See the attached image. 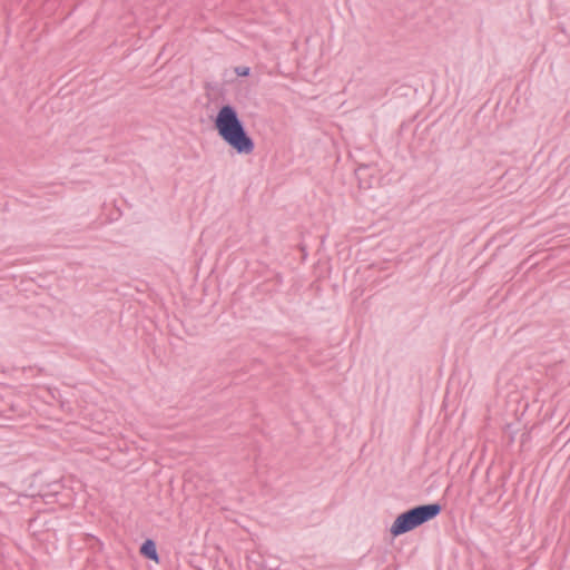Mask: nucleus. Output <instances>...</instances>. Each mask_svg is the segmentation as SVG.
Wrapping results in <instances>:
<instances>
[{
	"label": "nucleus",
	"mask_w": 570,
	"mask_h": 570,
	"mask_svg": "<svg viewBox=\"0 0 570 570\" xmlns=\"http://www.w3.org/2000/svg\"><path fill=\"white\" fill-rule=\"evenodd\" d=\"M140 552L146 558H149L154 561H158V554H157L156 544L154 541L146 540L140 548Z\"/></svg>",
	"instance_id": "7ed1b4c3"
},
{
	"label": "nucleus",
	"mask_w": 570,
	"mask_h": 570,
	"mask_svg": "<svg viewBox=\"0 0 570 570\" xmlns=\"http://www.w3.org/2000/svg\"><path fill=\"white\" fill-rule=\"evenodd\" d=\"M441 511L438 503L420 505L400 514L391 527L394 537L415 529L424 522L435 518Z\"/></svg>",
	"instance_id": "f03ea898"
},
{
	"label": "nucleus",
	"mask_w": 570,
	"mask_h": 570,
	"mask_svg": "<svg viewBox=\"0 0 570 570\" xmlns=\"http://www.w3.org/2000/svg\"><path fill=\"white\" fill-rule=\"evenodd\" d=\"M219 137L240 155H249L255 149L253 139L247 135L237 111L229 105L223 106L214 121Z\"/></svg>",
	"instance_id": "f257e3e1"
},
{
	"label": "nucleus",
	"mask_w": 570,
	"mask_h": 570,
	"mask_svg": "<svg viewBox=\"0 0 570 570\" xmlns=\"http://www.w3.org/2000/svg\"><path fill=\"white\" fill-rule=\"evenodd\" d=\"M235 73L239 77H246L249 75V68L245 66H238L235 68Z\"/></svg>",
	"instance_id": "20e7f679"
}]
</instances>
